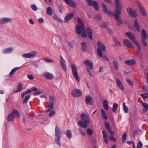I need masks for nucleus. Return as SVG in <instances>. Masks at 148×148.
I'll use <instances>...</instances> for the list:
<instances>
[{"label":"nucleus","instance_id":"f257e3e1","mask_svg":"<svg viewBox=\"0 0 148 148\" xmlns=\"http://www.w3.org/2000/svg\"><path fill=\"white\" fill-rule=\"evenodd\" d=\"M77 19L78 24L76 25L75 28L76 32L78 35L81 34L82 37H87V35L84 28V25L82 20L79 17L77 18Z\"/></svg>","mask_w":148,"mask_h":148},{"label":"nucleus","instance_id":"f03ea898","mask_svg":"<svg viewBox=\"0 0 148 148\" xmlns=\"http://www.w3.org/2000/svg\"><path fill=\"white\" fill-rule=\"evenodd\" d=\"M81 118L83 121H79L78 123V125L80 127L84 128H87V125L90 123L89 117L86 114L82 113L81 115Z\"/></svg>","mask_w":148,"mask_h":148},{"label":"nucleus","instance_id":"7ed1b4c3","mask_svg":"<svg viewBox=\"0 0 148 148\" xmlns=\"http://www.w3.org/2000/svg\"><path fill=\"white\" fill-rule=\"evenodd\" d=\"M102 5L103 8V11L104 12L107 14L110 15L114 16V17L119 16V15L121 14V9H116L115 11V14H114L113 12L110 11L107 8L106 6L103 3H102Z\"/></svg>","mask_w":148,"mask_h":148},{"label":"nucleus","instance_id":"20e7f679","mask_svg":"<svg viewBox=\"0 0 148 148\" xmlns=\"http://www.w3.org/2000/svg\"><path fill=\"white\" fill-rule=\"evenodd\" d=\"M98 48L97 50V53L99 57H102L103 52L106 51V48L104 44L99 41H97Z\"/></svg>","mask_w":148,"mask_h":148},{"label":"nucleus","instance_id":"39448f33","mask_svg":"<svg viewBox=\"0 0 148 148\" xmlns=\"http://www.w3.org/2000/svg\"><path fill=\"white\" fill-rule=\"evenodd\" d=\"M71 67L72 68V72L73 75L76 80L77 81L79 82L80 80V78L78 77L77 69L76 66L74 64H72L71 65Z\"/></svg>","mask_w":148,"mask_h":148},{"label":"nucleus","instance_id":"423d86ee","mask_svg":"<svg viewBox=\"0 0 148 148\" xmlns=\"http://www.w3.org/2000/svg\"><path fill=\"white\" fill-rule=\"evenodd\" d=\"M126 10L127 13L132 17L135 18L138 16L136 12L131 8L130 7L127 8H126Z\"/></svg>","mask_w":148,"mask_h":148},{"label":"nucleus","instance_id":"0eeeda50","mask_svg":"<svg viewBox=\"0 0 148 148\" xmlns=\"http://www.w3.org/2000/svg\"><path fill=\"white\" fill-rule=\"evenodd\" d=\"M43 77L45 79L49 80L53 79L54 76L53 74L50 72H46L42 74Z\"/></svg>","mask_w":148,"mask_h":148},{"label":"nucleus","instance_id":"6e6552de","mask_svg":"<svg viewBox=\"0 0 148 148\" xmlns=\"http://www.w3.org/2000/svg\"><path fill=\"white\" fill-rule=\"evenodd\" d=\"M71 94L74 97H79L82 95V91L78 89H74L71 91Z\"/></svg>","mask_w":148,"mask_h":148},{"label":"nucleus","instance_id":"1a4fd4ad","mask_svg":"<svg viewBox=\"0 0 148 148\" xmlns=\"http://www.w3.org/2000/svg\"><path fill=\"white\" fill-rule=\"evenodd\" d=\"M126 35L135 44L138 42L137 40L136 39L135 36L132 33L130 32H126Z\"/></svg>","mask_w":148,"mask_h":148},{"label":"nucleus","instance_id":"9d476101","mask_svg":"<svg viewBox=\"0 0 148 148\" xmlns=\"http://www.w3.org/2000/svg\"><path fill=\"white\" fill-rule=\"evenodd\" d=\"M137 3L141 14L144 16H146L147 14L141 3L139 1H137Z\"/></svg>","mask_w":148,"mask_h":148},{"label":"nucleus","instance_id":"9b49d317","mask_svg":"<svg viewBox=\"0 0 148 148\" xmlns=\"http://www.w3.org/2000/svg\"><path fill=\"white\" fill-rule=\"evenodd\" d=\"M36 51H33L29 53L24 54L22 56L26 58H34L36 56Z\"/></svg>","mask_w":148,"mask_h":148},{"label":"nucleus","instance_id":"f8f14e48","mask_svg":"<svg viewBox=\"0 0 148 148\" xmlns=\"http://www.w3.org/2000/svg\"><path fill=\"white\" fill-rule=\"evenodd\" d=\"M86 103L87 105H92L94 103L93 100L91 97L87 96L85 97Z\"/></svg>","mask_w":148,"mask_h":148},{"label":"nucleus","instance_id":"ddd939ff","mask_svg":"<svg viewBox=\"0 0 148 148\" xmlns=\"http://www.w3.org/2000/svg\"><path fill=\"white\" fill-rule=\"evenodd\" d=\"M83 63L86 66H88L90 69H92L93 68V64L92 62L88 60H86L83 61Z\"/></svg>","mask_w":148,"mask_h":148},{"label":"nucleus","instance_id":"4468645a","mask_svg":"<svg viewBox=\"0 0 148 148\" xmlns=\"http://www.w3.org/2000/svg\"><path fill=\"white\" fill-rule=\"evenodd\" d=\"M12 19L9 18L3 17L0 19V24H2L12 21Z\"/></svg>","mask_w":148,"mask_h":148},{"label":"nucleus","instance_id":"2eb2a0df","mask_svg":"<svg viewBox=\"0 0 148 148\" xmlns=\"http://www.w3.org/2000/svg\"><path fill=\"white\" fill-rule=\"evenodd\" d=\"M67 4L73 8H75L76 5L75 2L72 0H64Z\"/></svg>","mask_w":148,"mask_h":148},{"label":"nucleus","instance_id":"dca6fc26","mask_svg":"<svg viewBox=\"0 0 148 148\" xmlns=\"http://www.w3.org/2000/svg\"><path fill=\"white\" fill-rule=\"evenodd\" d=\"M123 43L125 46L127 47L134 48L133 44L130 40L127 39H124L123 40Z\"/></svg>","mask_w":148,"mask_h":148},{"label":"nucleus","instance_id":"f3484780","mask_svg":"<svg viewBox=\"0 0 148 148\" xmlns=\"http://www.w3.org/2000/svg\"><path fill=\"white\" fill-rule=\"evenodd\" d=\"M74 15L73 13H71L67 14L65 17L64 22V23H67L68 21L71 19Z\"/></svg>","mask_w":148,"mask_h":148},{"label":"nucleus","instance_id":"a211bd4d","mask_svg":"<svg viewBox=\"0 0 148 148\" xmlns=\"http://www.w3.org/2000/svg\"><path fill=\"white\" fill-rule=\"evenodd\" d=\"M135 45L137 46L138 48V49L136 51V53L139 57H141L142 54L140 52L141 49V46L138 42L135 44Z\"/></svg>","mask_w":148,"mask_h":148},{"label":"nucleus","instance_id":"6ab92c4d","mask_svg":"<svg viewBox=\"0 0 148 148\" xmlns=\"http://www.w3.org/2000/svg\"><path fill=\"white\" fill-rule=\"evenodd\" d=\"M86 32L88 37L90 39H92L93 36L92 31L89 27H88L86 30Z\"/></svg>","mask_w":148,"mask_h":148},{"label":"nucleus","instance_id":"aec40b11","mask_svg":"<svg viewBox=\"0 0 148 148\" xmlns=\"http://www.w3.org/2000/svg\"><path fill=\"white\" fill-rule=\"evenodd\" d=\"M116 82L117 84L120 89L123 90H124V87L120 80L119 79H117Z\"/></svg>","mask_w":148,"mask_h":148},{"label":"nucleus","instance_id":"412c9836","mask_svg":"<svg viewBox=\"0 0 148 148\" xmlns=\"http://www.w3.org/2000/svg\"><path fill=\"white\" fill-rule=\"evenodd\" d=\"M6 120L8 122L13 121L14 120V116L11 113L9 114L6 118Z\"/></svg>","mask_w":148,"mask_h":148},{"label":"nucleus","instance_id":"4be33fe9","mask_svg":"<svg viewBox=\"0 0 148 148\" xmlns=\"http://www.w3.org/2000/svg\"><path fill=\"white\" fill-rule=\"evenodd\" d=\"M134 25L137 31L138 32H140V25L138 23V20L137 19H136L134 21Z\"/></svg>","mask_w":148,"mask_h":148},{"label":"nucleus","instance_id":"5701e85b","mask_svg":"<svg viewBox=\"0 0 148 148\" xmlns=\"http://www.w3.org/2000/svg\"><path fill=\"white\" fill-rule=\"evenodd\" d=\"M136 61L134 60H130L125 61V63L127 65L132 66L134 64Z\"/></svg>","mask_w":148,"mask_h":148},{"label":"nucleus","instance_id":"b1692460","mask_svg":"<svg viewBox=\"0 0 148 148\" xmlns=\"http://www.w3.org/2000/svg\"><path fill=\"white\" fill-rule=\"evenodd\" d=\"M49 99L50 101L49 105H50V107L52 108L53 107H54V99L52 95L50 96L49 97Z\"/></svg>","mask_w":148,"mask_h":148},{"label":"nucleus","instance_id":"393cba45","mask_svg":"<svg viewBox=\"0 0 148 148\" xmlns=\"http://www.w3.org/2000/svg\"><path fill=\"white\" fill-rule=\"evenodd\" d=\"M110 139L111 141H114L115 142H116V138L114 137V132L111 131L110 132Z\"/></svg>","mask_w":148,"mask_h":148},{"label":"nucleus","instance_id":"a878e982","mask_svg":"<svg viewBox=\"0 0 148 148\" xmlns=\"http://www.w3.org/2000/svg\"><path fill=\"white\" fill-rule=\"evenodd\" d=\"M142 105L144 107L143 112L144 113H146L148 110V104L146 103H142Z\"/></svg>","mask_w":148,"mask_h":148},{"label":"nucleus","instance_id":"bb28decb","mask_svg":"<svg viewBox=\"0 0 148 148\" xmlns=\"http://www.w3.org/2000/svg\"><path fill=\"white\" fill-rule=\"evenodd\" d=\"M115 8L116 9H121V5L119 2V0H115Z\"/></svg>","mask_w":148,"mask_h":148},{"label":"nucleus","instance_id":"cd10ccee","mask_svg":"<svg viewBox=\"0 0 148 148\" xmlns=\"http://www.w3.org/2000/svg\"><path fill=\"white\" fill-rule=\"evenodd\" d=\"M114 18L116 21L118 23L116 25L118 26H120V25L123 24V22L119 16L114 17Z\"/></svg>","mask_w":148,"mask_h":148},{"label":"nucleus","instance_id":"c85d7f7f","mask_svg":"<svg viewBox=\"0 0 148 148\" xmlns=\"http://www.w3.org/2000/svg\"><path fill=\"white\" fill-rule=\"evenodd\" d=\"M20 67H16L13 69L11 71L9 74V76L10 77H11L14 74L15 71L19 69Z\"/></svg>","mask_w":148,"mask_h":148},{"label":"nucleus","instance_id":"c756f323","mask_svg":"<svg viewBox=\"0 0 148 148\" xmlns=\"http://www.w3.org/2000/svg\"><path fill=\"white\" fill-rule=\"evenodd\" d=\"M101 111L102 116L105 120H107L108 118V116L105 111L103 109H101Z\"/></svg>","mask_w":148,"mask_h":148},{"label":"nucleus","instance_id":"7c9ffc66","mask_svg":"<svg viewBox=\"0 0 148 148\" xmlns=\"http://www.w3.org/2000/svg\"><path fill=\"white\" fill-rule=\"evenodd\" d=\"M102 134L103 136V138L104 142L106 144H108V140H107V135L105 131H103L102 132Z\"/></svg>","mask_w":148,"mask_h":148},{"label":"nucleus","instance_id":"2f4dec72","mask_svg":"<svg viewBox=\"0 0 148 148\" xmlns=\"http://www.w3.org/2000/svg\"><path fill=\"white\" fill-rule=\"evenodd\" d=\"M47 12L48 15L49 16L52 15L53 13L52 8L51 7H48L47 9Z\"/></svg>","mask_w":148,"mask_h":148},{"label":"nucleus","instance_id":"473e14b6","mask_svg":"<svg viewBox=\"0 0 148 148\" xmlns=\"http://www.w3.org/2000/svg\"><path fill=\"white\" fill-rule=\"evenodd\" d=\"M82 51L85 52L87 50V45L85 42H82L81 43Z\"/></svg>","mask_w":148,"mask_h":148},{"label":"nucleus","instance_id":"72a5a7b5","mask_svg":"<svg viewBox=\"0 0 148 148\" xmlns=\"http://www.w3.org/2000/svg\"><path fill=\"white\" fill-rule=\"evenodd\" d=\"M56 137L55 139L56 142L59 145H60V138H61V135L56 136Z\"/></svg>","mask_w":148,"mask_h":148},{"label":"nucleus","instance_id":"f704fd0d","mask_svg":"<svg viewBox=\"0 0 148 148\" xmlns=\"http://www.w3.org/2000/svg\"><path fill=\"white\" fill-rule=\"evenodd\" d=\"M56 136L60 135L61 131L57 125H56L55 128Z\"/></svg>","mask_w":148,"mask_h":148},{"label":"nucleus","instance_id":"c9c22d12","mask_svg":"<svg viewBox=\"0 0 148 148\" xmlns=\"http://www.w3.org/2000/svg\"><path fill=\"white\" fill-rule=\"evenodd\" d=\"M13 50L12 47H10L4 49V52L5 53H9L12 52Z\"/></svg>","mask_w":148,"mask_h":148},{"label":"nucleus","instance_id":"e433bc0d","mask_svg":"<svg viewBox=\"0 0 148 148\" xmlns=\"http://www.w3.org/2000/svg\"><path fill=\"white\" fill-rule=\"evenodd\" d=\"M147 33L146 31L144 29H143L141 32V37L143 39H145L147 37Z\"/></svg>","mask_w":148,"mask_h":148},{"label":"nucleus","instance_id":"4c0bfd02","mask_svg":"<svg viewBox=\"0 0 148 148\" xmlns=\"http://www.w3.org/2000/svg\"><path fill=\"white\" fill-rule=\"evenodd\" d=\"M106 128L107 130L109 132H110L112 131L111 130V128L109 123L105 122L104 123Z\"/></svg>","mask_w":148,"mask_h":148},{"label":"nucleus","instance_id":"58836bf2","mask_svg":"<svg viewBox=\"0 0 148 148\" xmlns=\"http://www.w3.org/2000/svg\"><path fill=\"white\" fill-rule=\"evenodd\" d=\"M103 108L106 110H108V102L106 100H105L103 103Z\"/></svg>","mask_w":148,"mask_h":148},{"label":"nucleus","instance_id":"ea45409f","mask_svg":"<svg viewBox=\"0 0 148 148\" xmlns=\"http://www.w3.org/2000/svg\"><path fill=\"white\" fill-rule=\"evenodd\" d=\"M66 134L67 137L70 139L72 137V134L70 130H67L66 132Z\"/></svg>","mask_w":148,"mask_h":148},{"label":"nucleus","instance_id":"a19ab883","mask_svg":"<svg viewBox=\"0 0 148 148\" xmlns=\"http://www.w3.org/2000/svg\"><path fill=\"white\" fill-rule=\"evenodd\" d=\"M94 8L97 11L99 10L98 5L97 3L95 1H94L92 3Z\"/></svg>","mask_w":148,"mask_h":148},{"label":"nucleus","instance_id":"79ce46f5","mask_svg":"<svg viewBox=\"0 0 148 148\" xmlns=\"http://www.w3.org/2000/svg\"><path fill=\"white\" fill-rule=\"evenodd\" d=\"M113 64L114 68L116 70L118 69L119 63L116 60H113Z\"/></svg>","mask_w":148,"mask_h":148},{"label":"nucleus","instance_id":"37998d69","mask_svg":"<svg viewBox=\"0 0 148 148\" xmlns=\"http://www.w3.org/2000/svg\"><path fill=\"white\" fill-rule=\"evenodd\" d=\"M12 114L14 116V114H15V115L18 116L19 117H20V115L18 111L17 110L15 109H13L12 112H11Z\"/></svg>","mask_w":148,"mask_h":148},{"label":"nucleus","instance_id":"c03bdc74","mask_svg":"<svg viewBox=\"0 0 148 148\" xmlns=\"http://www.w3.org/2000/svg\"><path fill=\"white\" fill-rule=\"evenodd\" d=\"M60 65L64 69V71H67L66 67L65 64L61 60H60Z\"/></svg>","mask_w":148,"mask_h":148},{"label":"nucleus","instance_id":"a18cd8bd","mask_svg":"<svg viewBox=\"0 0 148 148\" xmlns=\"http://www.w3.org/2000/svg\"><path fill=\"white\" fill-rule=\"evenodd\" d=\"M118 107V104L116 103H114L113 106L112 111L114 112H116Z\"/></svg>","mask_w":148,"mask_h":148},{"label":"nucleus","instance_id":"49530a36","mask_svg":"<svg viewBox=\"0 0 148 148\" xmlns=\"http://www.w3.org/2000/svg\"><path fill=\"white\" fill-rule=\"evenodd\" d=\"M127 134L126 132H124L122 135V142L123 143H124L126 140Z\"/></svg>","mask_w":148,"mask_h":148},{"label":"nucleus","instance_id":"de8ad7c7","mask_svg":"<svg viewBox=\"0 0 148 148\" xmlns=\"http://www.w3.org/2000/svg\"><path fill=\"white\" fill-rule=\"evenodd\" d=\"M23 88V85H22V84H19L17 87V89H18V90H15V92H19V91H20V90H22Z\"/></svg>","mask_w":148,"mask_h":148},{"label":"nucleus","instance_id":"09e8293b","mask_svg":"<svg viewBox=\"0 0 148 148\" xmlns=\"http://www.w3.org/2000/svg\"><path fill=\"white\" fill-rule=\"evenodd\" d=\"M31 95H30L26 96L23 100V103H27L28 102L29 99Z\"/></svg>","mask_w":148,"mask_h":148},{"label":"nucleus","instance_id":"8fccbe9b","mask_svg":"<svg viewBox=\"0 0 148 148\" xmlns=\"http://www.w3.org/2000/svg\"><path fill=\"white\" fill-rule=\"evenodd\" d=\"M31 90H28L26 91L23 92L21 94V97L22 98H23L24 95H27L28 93H29L31 92Z\"/></svg>","mask_w":148,"mask_h":148},{"label":"nucleus","instance_id":"3c124183","mask_svg":"<svg viewBox=\"0 0 148 148\" xmlns=\"http://www.w3.org/2000/svg\"><path fill=\"white\" fill-rule=\"evenodd\" d=\"M123 106L124 110L125 113H128V110L127 107L125 105V103H123Z\"/></svg>","mask_w":148,"mask_h":148},{"label":"nucleus","instance_id":"603ef678","mask_svg":"<svg viewBox=\"0 0 148 148\" xmlns=\"http://www.w3.org/2000/svg\"><path fill=\"white\" fill-rule=\"evenodd\" d=\"M101 14H97L95 15V18L97 20H101Z\"/></svg>","mask_w":148,"mask_h":148},{"label":"nucleus","instance_id":"864d4df0","mask_svg":"<svg viewBox=\"0 0 148 148\" xmlns=\"http://www.w3.org/2000/svg\"><path fill=\"white\" fill-rule=\"evenodd\" d=\"M43 92L42 91H37L33 93L34 96L38 95L41 94Z\"/></svg>","mask_w":148,"mask_h":148},{"label":"nucleus","instance_id":"5fc2aeb1","mask_svg":"<svg viewBox=\"0 0 148 148\" xmlns=\"http://www.w3.org/2000/svg\"><path fill=\"white\" fill-rule=\"evenodd\" d=\"M140 96L143 98L144 100H145L146 98H148V94L147 93L141 94Z\"/></svg>","mask_w":148,"mask_h":148},{"label":"nucleus","instance_id":"6e6d98bb","mask_svg":"<svg viewBox=\"0 0 148 148\" xmlns=\"http://www.w3.org/2000/svg\"><path fill=\"white\" fill-rule=\"evenodd\" d=\"M108 25V23L107 22H106L104 21L103 22L102 24L101 25V27L102 28H106L107 27V26Z\"/></svg>","mask_w":148,"mask_h":148},{"label":"nucleus","instance_id":"4d7b16f0","mask_svg":"<svg viewBox=\"0 0 148 148\" xmlns=\"http://www.w3.org/2000/svg\"><path fill=\"white\" fill-rule=\"evenodd\" d=\"M43 60L47 63L52 62H54L53 60L47 58H44Z\"/></svg>","mask_w":148,"mask_h":148},{"label":"nucleus","instance_id":"13d9d810","mask_svg":"<svg viewBox=\"0 0 148 148\" xmlns=\"http://www.w3.org/2000/svg\"><path fill=\"white\" fill-rule=\"evenodd\" d=\"M87 132L88 134L91 135L93 133V131L91 129L88 128L87 130Z\"/></svg>","mask_w":148,"mask_h":148},{"label":"nucleus","instance_id":"bf43d9fd","mask_svg":"<svg viewBox=\"0 0 148 148\" xmlns=\"http://www.w3.org/2000/svg\"><path fill=\"white\" fill-rule=\"evenodd\" d=\"M126 80L127 82L129 84L132 86H133V84L132 82L130 79L127 78Z\"/></svg>","mask_w":148,"mask_h":148},{"label":"nucleus","instance_id":"052dcab7","mask_svg":"<svg viewBox=\"0 0 148 148\" xmlns=\"http://www.w3.org/2000/svg\"><path fill=\"white\" fill-rule=\"evenodd\" d=\"M143 145L142 143L139 141L138 143L137 147V148H141Z\"/></svg>","mask_w":148,"mask_h":148},{"label":"nucleus","instance_id":"680f3d73","mask_svg":"<svg viewBox=\"0 0 148 148\" xmlns=\"http://www.w3.org/2000/svg\"><path fill=\"white\" fill-rule=\"evenodd\" d=\"M56 113V112L53 110H52L49 113V117H52Z\"/></svg>","mask_w":148,"mask_h":148},{"label":"nucleus","instance_id":"e2e57ef3","mask_svg":"<svg viewBox=\"0 0 148 148\" xmlns=\"http://www.w3.org/2000/svg\"><path fill=\"white\" fill-rule=\"evenodd\" d=\"M31 8L32 10L35 11L37 10L38 9L36 6L34 4H32L31 5Z\"/></svg>","mask_w":148,"mask_h":148},{"label":"nucleus","instance_id":"0e129e2a","mask_svg":"<svg viewBox=\"0 0 148 148\" xmlns=\"http://www.w3.org/2000/svg\"><path fill=\"white\" fill-rule=\"evenodd\" d=\"M145 39H142V43L143 45L145 46H146L147 45V43L146 41L145 40Z\"/></svg>","mask_w":148,"mask_h":148},{"label":"nucleus","instance_id":"69168bd1","mask_svg":"<svg viewBox=\"0 0 148 148\" xmlns=\"http://www.w3.org/2000/svg\"><path fill=\"white\" fill-rule=\"evenodd\" d=\"M87 2L89 5L91 6L92 5V0H87Z\"/></svg>","mask_w":148,"mask_h":148},{"label":"nucleus","instance_id":"338daca9","mask_svg":"<svg viewBox=\"0 0 148 148\" xmlns=\"http://www.w3.org/2000/svg\"><path fill=\"white\" fill-rule=\"evenodd\" d=\"M138 132L137 130H134L132 134L133 136L134 137L135 135L138 134Z\"/></svg>","mask_w":148,"mask_h":148},{"label":"nucleus","instance_id":"774afa93","mask_svg":"<svg viewBox=\"0 0 148 148\" xmlns=\"http://www.w3.org/2000/svg\"><path fill=\"white\" fill-rule=\"evenodd\" d=\"M27 76L30 80H32L34 79V77L32 75H27Z\"/></svg>","mask_w":148,"mask_h":148}]
</instances>
